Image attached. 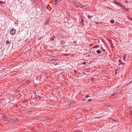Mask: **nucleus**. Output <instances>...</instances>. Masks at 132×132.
Instances as JSON below:
<instances>
[{
	"instance_id": "nucleus-4",
	"label": "nucleus",
	"mask_w": 132,
	"mask_h": 132,
	"mask_svg": "<svg viewBox=\"0 0 132 132\" xmlns=\"http://www.w3.org/2000/svg\"><path fill=\"white\" fill-rule=\"evenodd\" d=\"M56 60V59H55V58L54 56H52L51 57L49 58L48 59V60L49 61H53Z\"/></svg>"
},
{
	"instance_id": "nucleus-12",
	"label": "nucleus",
	"mask_w": 132,
	"mask_h": 132,
	"mask_svg": "<svg viewBox=\"0 0 132 132\" xmlns=\"http://www.w3.org/2000/svg\"><path fill=\"white\" fill-rule=\"evenodd\" d=\"M107 71V70L106 69H104L102 71V73H104L105 72H106Z\"/></svg>"
},
{
	"instance_id": "nucleus-17",
	"label": "nucleus",
	"mask_w": 132,
	"mask_h": 132,
	"mask_svg": "<svg viewBox=\"0 0 132 132\" xmlns=\"http://www.w3.org/2000/svg\"><path fill=\"white\" fill-rule=\"evenodd\" d=\"M120 7H123L124 6L123 5L121 4H120V5H119Z\"/></svg>"
},
{
	"instance_id": "nucleus-21",
	"label": "nucleus",
	"mask_w": 132,
	"mask_h": 132,
	"mask_svg": "<svg viewBox=\"0 0 132 132\" xmlns=\"http://www.w3.org/2000/svg\"><path fill=\"white\" fill-rule=\"evenodd\" d=\"M86 71L87 72H89L90 71V70L89 69H86Z\"/></svg>"
},
{
	"instance_id": "nucleus-18",
	"label": "nucleus",
	"mask_w": 132,
	"mask_h": 132,
	"mask_svg": "<svg viewBox=\"0 0 132 132\" xmlns=\"http://www.w3.org/2000/svg\"><path fill=\"white\" fill-rule=\"evenodd\" d=\"M54 39V38L53 37H52L51 38V39H50V40H53Z\"/></svg>"
},
{
	"instance_id": "nucleus-31",
	"label": "nucleus",
	"mask_w": 132,
	"mask_h": 132,
	"mask_svg": "<svg viewBox=\"0 0 132 132\" xmlns=\"http://www.w3.org/2000/svg\"><path fill=\"white\" fill-rule=\"evenodd\" d=\"M4 120L5 121V120H6V121H8V120H7V118H4Z\"/></svg>"
},
{
	"instance_id": "nucleus-35",
	"label": "nucleus",
	"mask_w": 132,
	"mask_h": 132,
	"mask_svg": "<svg viewBox=\"0 0 132 132\" xmlns=\"http://www.w3.org/2000/svg\"><path fill=\"white\" fill-rule=\"evenodd\" d=\"M123 60L125 61H126V60H125V58H124V57H123Z\"/></svg>"
},
{
	"instance_id": "nucleus-41",
	"label": "nucleus",
	"mask_w": 132,
	"mask_h": 132,
	"mask_svg": "<svg viewBox=\"0 0 132 132\" xmlns=\"http://www.w3.org/2000/svg\"><path fill=\"white\" fill-rule=\"evenodd\" d=\"M121 64V63H120L119 64V65H120Z\"/></svg>"
},
{
	"instance_id": "nucleus-14",
	"label": "nucleus",
	"mask_w": 132,
	"mask_h": 132,
	"mask_svg": "<svg viewBox=\"0 0 132 132\" xmlns=\"http://www.w3.org/2000/svg\"><path fill=\"white\" fill-rule=\"evenodd\" d=\"M114 22V20H112L110 21V22L112 23H113Z\"/></svg>"
},
{
	"instance_id": "nucleus-38",
	"label": "nucleus",
	"mask_w": 132,
	"mask_h": 132,
	"mask_svg": "<svg viewBox=\"0 0 132 132\" xmlns=\"http://www.w3.org/2000/svg\"><path fill=\"white\" fill-rule=\"evenodd\" d=\"M83 22H84L83 21V20H82L81 21V23H83Z\"/></svg>"
},
{
	"instance_id": "nucleus-36",
	"label": "nucleus",
	"mask_w": 132,
	"mask_h": 132,
	"mask_svg": "<svg viewBox=\"0 0 132 132\" xmlns=\"http://www.w3.org/2000/svg\"><path fill=\"white\" fill-rule=\"evenodd\" d=\"M60 1H58V2H57V3H55V5H56V4H57V3H59V2H60Z\"/></svg>"
},
{
	"instance_id": "nucleus-9",
	"label": "nucleus",
	"mask_w": 132,
	"mask_h": 132,
	"mask_svg": "<svg viewBox=\"0 0 132 132\" xmlns=\"http://www.w3.org/2000/svg\"><path fill=\"white\" fill-rule=\"evenodd\" d=\"M119 62L121 63V64L122 65H124L125 64V63H124L123 62H122L120 60H119Z\"/></svg>"
},
{
	"instance_id": "nucleus-32",
	"label": "nucleus",
	"mask_w": 132,
	"mask_h": 132,
	"mask_svg": "<svg viewBox=\"0 0 132 132\" xmlns=\"http://www.w3.org/2000/svg\"><path fill=\"white\" fill-rule=\"evenodd\" d=\"M77 43V42L76 41H74L73 42V43H74L75 44H76Z\"/></svg>"
},
{
	"instance_id": "nucleus-2",
	"label": "nucleus",
	"mask_w": 132,
	"mask_h": 132,
	"mask_svg": "<svg viewBox=\"0 0 132 132\" xmlns=\"http://www.w3.org/2000/svg\"><path fill=\"white\" fill-rule=\"evenodd\" d=\"M75 6H76V8L78 10H81V9L83 7V6H82L80 4H79V5H75Z\"/></svg>"
},
{
	"instance_id": "nucleus-39",
	"label": "nucleus",
	"mask_w": 132,
	"mask_h": 132,
	"mask_svg": "<svg viewBox=\"0 0 132 132\" xmlns=\"http://www.w3.org/2000/svg\"><path fill=\"white\" fill-rule=\"evenodd\" d=\"M74 72L75 73H76L77 71H76L74 70Z\"/></svg>"
},
{
	"instance_id": "nucleus-23",
	"label": "nucleus",
	"mask_w": 132,
	"mask_h": 132,
	"mask_svg": "<svg viewBox=\"0 0 132 132\" xmlns=\"http://www.w3.org/2000/svg\"><path fill=\"white\" fill-rule=\"evenodd\" d=\"M4 3L2 1H0V4H3Z\"/></svg>"
},
{
	"instance_id": "nucleus-3",
	"label": "nucleus",
	"mask_w": 132,
	"mask_h": 132,
	"mask_svg": "<svg viewBox=\"0 0 132 132\" xmlns=\"http://www.w3.org/2000/svg\"><path fill=\"white\" fill-rule=\"evenodd\" d=\"M60 44H61V46L63 47H64L65 46V42L63 40H61L60 42Z\"/></svg>"
},
{
	"instance_id": "nucleus-7",
	"label": "nucleus",
	"mask_w": 132,
	"mask_h": 132,
	"mask_svg": "<svg viewBox=\"0 0 132 132\" xmlns=\"http://www.w3.org/2000/svg\"><path fill=\"white\" fill-rule=\"evenodd\" d=\"M8 121L9 122V123H10L11 124L13 123L15 121L13 119L8 120Z\"/></svg>"
},
{
	"instance_id": "nucleus-42",
	"label": "nucleus",
	"mask_w": 132,
	"mask_h": 132,
	"mask_svg": "<svg viewBox=\"0 0 132 132\" xmlns=\"http://www.w3.org/2000/svg\"><path fill=\"white\" fill-rule=\"evenodd\" d=\"M131 114H132V113H131Z\"/></svg>"
},
{
	"instance_id": "nucleus-8",
	"label": "nucleus",
	"mask_w": 132,
	"mask_h": 132,
	"mask_svg": "<svg viewBox=\"0 0 132 132\" xmlns=\"http://www.w3.org/2000/svg\"><path fill=\"white\" fill-rule=\"evenodd\" d=\"M113 3L117 5H120V3L117 2L116 1L114 0L113 1Z\"/></svg>"
},
{
	"instance_id": "nucleus-28",
	"label": "nucleus",
	"mask_w": 132,
	"mask_h": 132,
	"mask_svg": "<svg viewBox=\"0 0 132 132\" xmlns=\"http://www.w3.org/2000/svg\"><path fill=\"white\" fill-rule=\"evenodd\" d=\"M118 70V69H116V72H115V74H117V71Z\"/></svg>"
},
{
	"instance_id": "nucleus-22",
	"label": "nucleus",
	"mask_w": 132,
	"mask_h": 132,
	"mask_svg": "<svg viewBox=\"0 0 132 132\" xmlns=\"http://www.w3.org/2000/svg\"><path fill=\"white\" fill-rule=\"evenodd\" d=\"M2 116L3 117H5L6 116L4 114H3L2 115Z\"/></svg>"
},
{
	"instance_id": "nucleus-16",
	"label": "nucleus",
	"mask_w": 132,
	"mask_h": 132,
	"mask_svg": "<svg viewBox=\"0 0 132 132\" xmlns=\"http://www.w3.org/2000/svg\"><path fill=\"white\" fill-rule=\"evenodd\" d=\"M6 43L7 44H10V43L9 42V41L8 40H7L6 41Z\"/></svg>"
},
{
	"instance_id": "nucleus-26",
	"label": "nucleus",
	"mask_w": 132,
	"mask_h": 132,
	"mask_svg": "<svg viewBox=\"0 0 132 132\" xmlns=\"http://www.w3.org/2000/svg\"><path fill=\"white\" fill-rule=\"evenodd\" d=\"M88 17L89 18H92V16H88Z\"/></svg>"
},
{
	"instance_id": "nucleus-30",
	"label": "nucleus",
	"mask_w": 132,
	"mask_h": 132,
	"mask_svg": "<svg viewBox=\"0 0 132 132\" xmlns=\"http://www.w3.org/2000/svg\"><path fill=\"white\" fill-rule=\"evenodd\" d=\"M89 97V95H87L86 96V98H88V97Z\"/></svg>"
},
{
	"instance_id": "nucleus-13",
	"label": "nucleus",
	"mask_w": 132,
	"mask_h": 132,
	"mask_svg": "<svg viewBox=\"0 0 132 132\" xmlns=\"http://www.w3.org/2000/svg\"><path fill=\"white\" fill-rule=\"evenodd\" d=\"M99 46V45H96L94 46L93 48H98Z\"/></svg>"
},
{
	"instance_id": "nucleus-37",
	"label": "nucleus",
	"mask_w": 132,
	"mask_h": 132,
	"mask_svg": "<svg viewBox=\"0 0 132 132\" xmlns=\"http://www.w3.org/2000/svg\"><path fill=\"white\" fill-rule=\"evenodd\" d=\"M40 38H40V37L38 39V40H40Z\"/></svg>"
},
{
	"instance_id": "nucleus-15",
	"label": "nucleus",
	"mask_w": 132,
	"mask_h": 132,
	"mask_svg": "<svg viewBox=\"0 0 132 132\" xmlns=\"http://www.w3.org/2000/svg\"><path fill=\"white\" fill-rule=\"evenodd\" d=\"M30 82V81L29 80H26V83L27 84H28V83H29Z\"/></svg>"
},
{
	"instance_id": "nucleus-34",
	"label": "nucleus",
	"mask_w": 132,
	"mask_h": 132,
	"mask_svg": "<svg viewBox=\"0 0 132 132\" xmlns=\"http://www.w3.org/2000/svg\"><path fill=\"white\" fill-rule=\"evenodd\" d=\"M102 49L103 51H105V50L104 49H103L102 48Z\"/></svg>"
},
{
	"instance_id": "nucleus-40",
	"label": "nucleus",
	"mask_w": 132,
	"mask_h": 132,
	"mask_svg": "<svg viewBox=\"0 0 132 132\" xmlns=\"http://www.w3.org/2000/svg\"><path fill=\"white\" fill-rule=\"evenodd\" d=\"M38 97L39 98V99H41V97H39L38 96Z\"/></svg>"
},
{
	"instance_id": "nucleus-10",
	"label": "nucleus",
	"mask_w": 132,
	"mask_h": 132,
	"mask_svg": "<svg viewBox=\"0 0 132 132\" xmlns=\"http://www.w3.org/2000/svg\"><path fill=\"white\" fill-rule=\"evenodd\" d=\"M123 8V9L126 11H127L128 10L124 6H123V7H122Z\"/></svg>"
},
{
	"instance_id": "nucleus-20",
	"label": "nucleus",
	"mask_w": 132,
	"mask_h": 132,
	"mask_svg": "<svg viewBox=\"0 0 132 132\" xmlns=\"http://www.w3.org/2000/svg\"><path fill=\"white\" fill-rule=\"evenodd\" d=\"M65 74V72H62V73H61V75H63L64 76Z\"/></svg>"
},
{
	"instance_id": "nucleus-5",
	"label": "nucleus",
	"mask_w": 132,
	"mask_h": 132,
	"mask_svg": "<svg viewBox=\"0 0 132 132\" xmlns=\"http://www.w3.org/2000/svg\"><path fill=\"white\" fill-rule=\"evenodd\" d=\"M120 89H118L114 92V94L112 95V96L114 95H117V94L120 93Z\"/></svg>"
},
{
	"instance_id": "nucleus-19",
	"label": "nucleus",
	"mask_w": 132,
	"mask_h": 132,
	"mask_svg": "<svg viewBox=\"0 0 132 132\" xmlns=\"http://www.w3.org/2000/svg\"><path fill=\"white\" fill-rule=\"evenodd\" d=\"M63 55L67 56H68V55L67 54H64Z\"/></svg>"
},
{
	"instance_id": "nucleus-27",
	"label": "nucleus",
	"mask_w": 132,
	"mask_h": 132,
	"mask_svg": "<svg viewBox=\"0 0 132 132\" xmlns=\"http://www.w3.org/2000/svg\"><path fill=\"white\" fill-rule=\"evenodd\" d=\"M92 101V99H89L88 100V101L89 102H90L91 101Z\"/></svg>"
},
{
	"instance_id": "nucleus-24",
	"label": "nucleus",
	"mask_w": 132,
	"mask_h": 132,
	"mask_svg": "<svg viewBox=\"0 0 132 132\" xmlns=\"http://www.w3.org/2000/svg\"><path fill=\"white\" fill-rule=\"evenodd\" d=\"M127 56V54H126L124 55L123 57H124V58H126V57Z\"/></svg>"
},
{
	"instance_id": "nucleus-1",
	"label": "nucleus",
	"mask_w": 132,
	"mask_h": 132,
	"mask_svg": "<svg viewBox=\"0 0 132 132\" xmlns=\"http://www.w3.org/2000/svg\"><path fill=\"white\" fill-rule=\"evenodd\" d=\"M59 34L62 37H63L66 35L65 32L62 31H60L58 32Z\"/></svg>"
},
{
	"instance_id": "nucleus-33",
	"label": "nucleus",
	"mask_w": 132,
	"mask_h": 132,
	"mask_svg": "<svg viewBox=\"0 0 132 132\" xmlns=\"http://www.w3.org/2000/svg\"><path fill=\"white\" fill-rule=\"evenodd\" d=\"M58 1V0H55L54 2L55 3L57 2Z\"/></svg>"
},
{
	"instance_id": "nucleus-11",
	"label": "nucleus",
	"mask_w": 132,
	"mask_h": 132,
	"mask_svg": "<svg viewBox=\"0 0 132 132\" xmlns=\"http://www.w3.org/2000/svg\"><path fill=\"white\" fill-rule=\"evenodd\" d=\"M96 52L98 54H100L101 53V51L100 50H98L96 51Z\"/></svg>"
},
{
	"instance_id": "nucleus-6",
	"label": "nucleus",
	"mask_w": 132,
	"mask_h": 132,
	"mask_svg": "<svg viewBox=\"0 0 132 132\" xmlns=\"http://www.w3.org/2000/svg\"><path fill=\"white\" fill-rule=\"evenodd\" d=\"M15 32V30L14 29H12L10 31V34L12 35H13Z\"/></svg>"
},
{
	"instance_id": "nucleus-25",
	"label": "nucleus",
	"mask_w": 132,
	"mask_h": 132,
	"mask_svg": "<svg viewBox=\"0 0 132 132\" xmlns=\"http://www.w3.org/2000/svg\"><path fill=\"white\" fill-rule=\"evenodd\" d=\"M34 99H35V100H37V97H34Z\"/></svg>"
},
{
	"instance_id": "nucleus-29",
	"label": "nucleus",
	"mask_w": 132,
	"mask_h": 132,
	"mask_svg": "<svg viewBox=\"0 0 132 132\" xmlns=\"http://www.w3.org/2000/svg\"><path fill=\"white\" fill-rule=\"evenodd\" d=\"M86 62H83V64L84 65H85L86 64Z\"/></svg>"
}]
</instances>
